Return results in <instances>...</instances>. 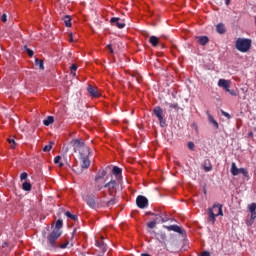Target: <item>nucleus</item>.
<instances>
[{"mask_svg": "<svg viewBox=\"0 0 256 256\" xmlns=\"http://www.w3.org/2000/svg\"><path fill=\"white\" fill-rule=\"evenodd\" d=\"M168 107H170V109H175V111H179V104L178 103H169Z\"/></svg>", "mask_w": 256, "mask_h": 256, "instance_id": "obj_35", "label": "nucleus"}, {"mask_svg": "<svg viewBox=\"0 0 256 256\" xmlns=\"http://www.w3.org/2000/svg\"><path fill=\"white\" fill-rule=\"evenodd\" d=\"M119 184H117L116 180H110L108 183L104 185L105 189H108L109 195L112 197L114 191L117 189Z\"/></svg>", "mask_w": 256, "mask_h": 256, "instance_id": "obj_6", "label": "nucleus"}, {"mask_svg": "<svg viewBox=\"0 0 256 256\" xmlns=\"http://www.w3.org/2000/svg\"><path fill=\"white\" fill-rule=\"evenodd\" d=\"M105 175H107V170H99L98 173L95 176V181H101V179L105 178Z\"/></svg>", "mask_w": 256, "mask_h": 256, "instance_id": "obj_21", "label": "nucleus"}, {"mask_svg": "<svg viewBox=\"0 0 256 256\" xmlns=\"http://www.w3.org/2000/svg\"><path fill=\"white\" fill-rule=\"evenodd\" d=\"M55 122V118L53 116H48L45 120H43V125L46 127H49V125H52V123Z\"/></svg>", "mask_w": 256, "mask_h": 256, "instance_id": "obj_25", "label": "nucleus"}, {"mask_svg": "<svg viewBox=\"0 0 256 256\" xmlns=\"http://www.w3.org/2000/svg\"><path fill=\"white\" fill-rule=\"evenodd\" d=\"M156 239L158 241H166L167 240V234L160 232L156 234Z\"/></svg>", "mask_w": 256, "mask_h": 256, "instance_id": "obj_28", "label": "nucleus"}, {"mask_svg": "<svg viewBox=\"0 0 256 256\" xmlns=\"http://www.w3.org/2000/svg\"><path fill=\"white\" fill-rule=\"evenodd\" d=\"M167 221H169L167 217L161 216L160 223H167Z\"/></svg>", "mask_w": 256, "mask_h": 256, "instance_id": "obj_50", "label": "nucleus"}, {"mask_svg": "<svg viewBox=\"0 0 256 256\" xmlns=\"http://www.w3.org/2000/svg\"><path fill=\"white\" fill-rule=\"evenodd\" d=\"M62 228H63V219H58L56 221V225L53 231L63 234V232L61 231Z\"/></svg>", "mask_w": 256, "mask_h": 256, "instance_id": "obj_22", "label": "nucleus"}, {"mask_svg": "<svg viewBox=\"0 0 256 256\" xmlns=\"http://www.w3.org/2000/svg\"><path fill=\"white\" fill-rule=\"evenodd\" d=\"M24 51H26L27 55H29L30 57H33L34 52L32 49H29L27 46H24Z\"/></svg>", "mask_w": 256, "mask_h": 256, "instance_id": "obj_36", "label": "nucleus"}, {"mask_svg": "<svg viewBox=\"0 0 256 256\" xmlns=\"http://www.w3.org/2000/svg\"><path fill=\"white\" fill-rule=\"evenodd\" d=\"M87 91H88L90 97H93L94 99L99 98V96L101 95V92H99V89L93 85H88Z\"/></svg>", "mask_w": 256, "mask_h": 256, "instance_id": "obj_8", "label": "nucleus"}, {"mask_svg": "<svg viewBox=\"0 0 256 256\" xmlns=\"http://www.w3.org/2000/svg\"><path fill=\"white\" fill-rule=\"evenodd\" d=\"M73 171H74V173H77L78 175H80V173H81V170H79V169L75 170V168H74Z\"/></svg>", "mask_w": 256, "mask_h": 256, "instance_id": "obj_52", "label": "nucleus"}, {"mask_svg": "<svg viewBox=\"0 0 256 256\" xmlns=\"http://www.w3.org/2000/svg\"><path fill=\"white\" fill-rule=\"evenodd\" d=\"M147 215H155L153 212H147Z\"/></svg>", "mask_w": 256, "mask_h": 256, "instance_id": "obj_57", "label": "nucleus"}, {"mask_svg": "<svg viewBox=\"0 0 256 256\" xmlns=\"http://www.w3.org/2000/svg\"><path fill=\"white\" fill-rule=\"evenodd\" d=\"M61 232L53 231L47 236V247L50 251L57 249V239L61 237Z\"/></svg>", "mask_w": 256, "mask_h": 256, "instance_id": "obj_3", "label": "nucleus"}, {"mask_svg": "<svg viewBox=\"0 0 256 256\" xmlns=\"http://www.w3.org/2000/svg\"><path fill=\"white\" fill-rule=\"evenodd\" d=\"M79 151L80 157H89V154L91 153V148L89 146H83Z\"/></svg>", "mask_w": 256, "mask_h": 256, "instance_id": "obj_16", "label": "nucleus"}, {"mask_svg": "<svg viewBox=\"0 0 256 256\" xmlns=\"http://www.w3.org/2000/svg\"><path fill=\"white\" fill-rule=\"evenodd\" d=\"M65 215H66V217H68V219H72V221H77V215H73L69 211H66Z\"/></svg>", "mask_w": 256, "mask_h": 256, "instance_id": "obj_32", "label": "nucleus"}, {"mask_svg": "<svg viewBox=\"0 0 256 256\" xmlns=\"http://www.w3.org/2000/svg\"><path fill=\"white\" fill-rule=\"evenodd\" d=\"M188 149H190V151H194V149H195V143H193V142H188Z\"/></svg>", "mask_w": 256, "mask_h": 256, "instance_id": "obj_43", "label": "nucleus"}, {"mask_svg": "<svg viewBox=\"0 0 256 256\" xmlns=\"http://www.w3.org/2000/svg\"><path fill=\"white\" fill-rule=\"evenodd\" d=\"M207 115H208V121L209 123H211V125H213L214 129H219V123L217 122V120H215L213 115H211L209 112H207Z\"/></svg>", "mask_w": 256, "mask_h": 256, "instance_id": "obj_20", "label": "nucleus"}, {"mask_svg": "<svg viewBox=\"0 0 256 256\" xmlns=\"http://www.w3.org/2000/svg\"><path fill=\"white\" fill-rule=\"evenodd\" d=\"M81 161V169H87L91 166V160H89V156L80 157Z\"/></svg>", "mask_w": 256, "mask_h": 256, "instance_id": "obj_14", "label": "nucleus"}, {"mask_svg": "<svg viewBox=\"0 0 256 256\" xmlns=\"http://www.w3.org/2000/svg\"><path fill=\"white\" fill-rule=\"evenodd\" d=\"M216 31H217V33H219L220 35H223V34L226 32V30H225V24H223V23L217 24V26H216Z\"/></svg>", "mask_w": 256, "mask_h": 256, "instance_id": "obj_24", "label": "nucleus"}, {"mask_svg": "<svg viewBox=\"0 0 256 256\" xmlns=\"http://www.w3.org/2000/svg\"><path fill=\"white\" fill-rule=\"evenodd\" d=\"M8 143L11 145V149H15V145H16V142H15V139H11L9 138L8 139Z\"/></svg>", "mask_w": 256, "mask_h": 256, "instance_id": "obj_38", "label": "nucleus"}, {"mask_svg": "<svg viewBox=\"0 0 256 256\" xmlns=\"http://www.w3.org/2000/svg\"><path fill=\"white\" fill-rule=\"evenodd\" d=\"M115 198L111 199L110 201L107 202V207H111L113 205H115Z\"/></svg>", "mask_w": 256, "mask_h": 256, "instance_id": "obj_47", "label": "nucleus"}, {"mask_svg": "<svg viewBox=\"0 0 256 256\" xmlns=\"http://www.w3.org/2000/svg\"><path fill=\"white\" fill-rule=\"evenodd\" d=\"M153 114L157 117L160 127L165 128L167 126V119H165L163 115V108H161V106H156L153 109Z\"/></svg>", "mask_w": 256, "mask_h": 256, "instance_id": "obj_4", "label": "nucleus"}, {"mask_svg": "<svg viewBox=\"0 0 256 256\" xmlns=\"http://www.w3.org/2000/svg\"><path fill=\"white\" fill-rule=\"evenodd\" d=\"M64 23H65V26H66V27H71V16L66 15V16L64 17Z\"/></svg>", "mask_w": 256, "mask_h": 256, "instance_id": "obj_31", "label": "nucleus"}, {"mask_svg": "<svg viewBox=\"0 0 256 256\" xmlns=\"http://www.w3.org/2000/svg\"><path fill=\"white\" fill-rule=\"evenodd\" d=\"M75 40L73 39V33L69 34V42L73 43Z\"/></svg>", "mask_w": 256, "mask_h": 256, "instance_id": "obj_51", "label": "nucleus"}, {"mask_svg": "<svg viewBox=\"0 0 256 256\" xmlns=\"http://www.w3.org/2000/svg\"><path fill=\"white\" fill-rule=\"evenodd\" d=\"M255 218H256V211L255 212H250V220L246 221V225L248 227H251L253 223H255Z\"/></svg>", "mask_w": 256, "mask_h": 256, "instance_id": "obj_23", "label": "nucleus"}, {"mask_svg": "<svg viewBox=\"0 0 256 256\" xmlns=\"http://www.w3.org/2000/svg\"><path fill=\"white\" fill-rule=\"evenodd\" d=\"M208 219L212 224L215 223L216 217L219 215L223 216V205L222 204H214L212 208L208 209Z\"/></svg>", "mask_w": 256, "mask_h": 256, "instance_id": "obj_2", "label": "nucleus"}, {"mask_svg": "<svg viewBox=\"0 0 256 256\" xmlns=\"http://www.w3.org/2000/svg\"><path fill=\"white\" fill-rule=\"evenodd\" d=\"M248 211L249 213H253L256 211V203H251L248 205Z\"/></svg>", "mask_w": 256, "mask_h": 256, "instance_id": "obj_34", "label": "nucleus"}, {"mask_svg": "<svg viewBox=\"0 0 256 256\" xmlns=\"http://www.w3.org/2000/svg\"><path fill=\"white\" fill-rule=\"evenodd\" d=\"M136 205L139 207V209H145V207H149V200L147 197L139 195L136 198Z\"/></svg>", "mask_w": 256, "mask_h": 256, "instance_id": "obj_5", "label": "nucleus"}, {"mask_svg": "<svg viewBox=\"0 0 256 256\" xmlns=\"http://www.w3.org/2000/svg\"><path fill=\"white\" fill-rule=\"evenodd\" d=\"M1 21H2V23H7V14H3L1 16Z\"/></svg>", "mask_w": 256, "mask_h": 256, "instance_id": "obj_49", "label": "nucleus"}, {"mask_svg": "<svg viewBox=\"0 0 256 256\" xmlns=\"http://www.w3.org/2000/svg\"><path fill=\"white\" fill-rule=\"evenodd\" d=\"M166 229H168V231H174L175 233H179L180 235L183 234V229L178 225L166 226Z\"/></svg>", "mask_w": 256, "mask_h": 256, "instance_id": "obj_19", "label": "nucleus"}, {"mask_svg": "<svg viewBox=\"0 0 256 256\" xmlns=\"http://www.w3.org/2000/svg\"><path fill=\"white\" fill-rule=\"evenodd\" d=\"M240 173H241L244 177H249V172H247V169H245V168H240Z\"/></svg>", "mask_w": 256, "mask_h": 256, "instance_id": "obj_39", "label": "nucleus"}, {"mask_svg": "<svg viewBox=\"0 0 256 256\" xmlns=\"http://www.w3.org/2000/svg\"><path fill=\"white\" fill-rule=\"evenodd\" d=\"M112 173L116 177H119L123 173V169L119 168L118 166H114L113 169H112Z\"/></svg>", "mask_w": 256, "mask_h": 256, "instance_id": "obj_26", "label": "nucleus"}, {"mask_svg": "<svg viewBox=\"0 0 256 256\" xmlns=\"http://www.w3.org/2000/svg\"><path fill=\"white\" fill-rule=\"evenodd\" d=\"M77 233V228H75L72 232V238L75 237V234Z\"/></svg>", "mask_w": 256, "mask_h": 256, "instance_id": "obj_53", "label": "nucleus"}, {"mask_svg": "<svg viewBox=\"0 0 256 256\" xmlns=\"http://www.w3.org/2000/svg\"><path fill=\"white\" fill-rule=\"evenodd\" d=\"M155 219H154V221L156 222V224L157 223H161V214H155Z\"/></svg>", "mask_w": 256, "mask_h": 256, "instance_id": "obj_44", "label": "nucleus"}, {"mask_svg": "<svg viewBox=\"0 0 256 256\" xmlns=\"http://www.w3.org/2000/svg\"><path fill=\"white\" fill-rule=\"evenodd\" d=\"M196 131H198V128H197V126H196Z\"/></svg>", "mask_w": 256, "mask_h": 256, "instance_id": "obj_59", "label": "nucleus"}, {"mask_svg": "<svg viewBox=\"0 0 256 256\" xmlns=\"http://www.w3.org/2000/svg\"><path fill=\"white\" fill-rule=\"evenodd\" d=\"M71 144L73 145L75 153H77V151L83 149L85 146V142L81 141L80 139L72 140Z\"/></svg>", "mask_w": 256, "mask_h": 256, "instance_id": "obj_11", "label": "nucleus"}, {"mask_svg": "<svg viewBox=\"0 0 256 256\" xmlns=\"http://www.w3.org/2000/svg\"><path fill=\"white\" fill-rule=\"evenodd\" d=\"M251 39L249 38H238L235 43V47L237 51H240V53H247L251 49Z\"/></svg>", "mask_w": 256, "mask_h": 256, "instance_id": "obj_1", "label": "nucleus"}, {"mask_svg": "<svg viewBox=\"0 0 256 256\" xmlns=\"http://www.w3.org/2000/svg\"><path fill=\"white\" fill-rule=\"evenodd\" d=\"M157 225V222L155 220L149 222L147 224V226L149 227V229H155V226Z\"/></svg>", "mask_w": 256, "mask_h": 256, "instance_id": "obj_37", "label": "nucleus"}, {"mask_svg": "<svg viewBox=\"0 0 256 256\" xmlns=\"http://www.w3.org/2000/svg\"><path fill=\"white\" fill-rule=\"evenodd\" d=\"M70 71H71L72 75H75V71H77V64H72Z\"/></svg>", "mask_w": 256, "mask_h": 256, "instance_id": "obj_41", "label": "nucleus"}, {"mask_svg": "<svg viewBox=\"0 0 256 256\" xmlns=\"http://www.w3.org/2000/svg\"><path fill=\"white\" fill-rule=\"evenodd\" d=\"M230 171L234 177L241 174V168H237V164L235 162H232Z\"/></svg>", "mask_w": 256, "mask_h": 256, "instance_id": "obj_18", "label": "nucleus"}, {"mask_svg": "<svg viewBox=\"0 0 256 256\" xmlns=\"http://www.w3.org/2000/svg\"><path fill=\"white\" fill-rule=\"evenodd\" d=\"M22 189H23V191H31V189H32L31 183H29V182H24V183L22 184Z\"/></svg>", "mask_w": 256, "mask_h": 256, "instance_id": "obj_29", "label": "nucleus"}, {"mask_svg": "<svg viewBox=\"0 0 256 256\" xmlns=\"http://www.w3.org/2000/svg\"><path fill=\"white\" fill-rule=\"evenodd\" d=\"M27 177H29L27 172H23V173L20 174V180L21 181H25V179H27Z\"/></svg>", "mask_w": 256, "mask_h": 256, "instance_id": "obj_40", "label": "nucleus"}, {"mask_svg": "<svg viewBox=\"0 0 256 256\" xmlns=\"http://www.w3.org/2000/svg\"><path fill=\"white\" fill-rule=\"evenodd\" d=\"M61 159H62V157L61 156H56L55 158H54V163H55V165H58V167H63V162H61Z\"/></svg>", "mask_w": 256, "mask_h": 256, "instance_id": "obj_30", "label": "nucleus"}, {"mask_svg": "<svg viewBox=\"0 0 256 256\" xmlns=\"http://www.w3.org/2000/svg\"><path fill=\"white\" fill-rule=\"evenodd\" d=\"M227 93H229L230 95H232V97H237V92H235V90H231L229 88V91H226Z\"/></svg>", "mask_w": 256, "mask_h": 256, "instance_id": "obj_46", "label": "nucleus"}, {"mask_svg": "<svg viewBox=\"0 0 256 256\" xmlns=\"http://www.w3.org/2000/svg\"><path fill=\"white\" fill-rule=\"evenodd\" d=\"M53 149V142H50V144L43 147L44 153H48V151H51Z\"/></svg>", "mask_w": 256, "mask_h": 256, "instance_id": "obj_33", "label": "nucleus"}, {"mask_svg": "<svg viewBox=\"0 0 256 256\" xmlns=\"http://www.w3.org/2000/svg\"><path fill=\"white\" fill-rule=\"evenodd\" d=\"M83 201L86 202V204L88 205V207H90V209H97V202L95 201V198L91 195H86L83 197Z\"/></svg>", "mask_w": 256, "mask_h": 256, "instance_id": "obj_7", "label": "nucleus"}, {"mask_svg": "<svg viewBox=\"0 0 256 256\" xmlns=\"http://www.w3.org/2000/svg\"><path fill=\"white\" fill-rule=\"evenodd\" d=\"M202 166L206 173H209V171H213V165L211 164V160L209 159L204 160Z\"/></svg>", "mask_w": 256, "mask_h": 256, "instance_id": "obj_17", "label": "nucleus"}, {"mask_svg": "<svg viewBox=\"0 0 256 256\" xmlns=\"http://www.w3.org/2000/svg\"><path fill=\"white\" fill-rule=\"evenodd\" d=\"M218 87H222L225 91H229V89H231V82L229 80L220 79L218 81Z\"/></svg>", "mask_w": 256, "mask_h": 256, "instance_id": "obj_13", "label": "nucleus"}, {"mask_svg": "<svg viewBox=\"0 0 256 256\" xmlns=\"http://www.w3.org/2000/svg\"><path fill=\"white\" fill-rule=\"evenodd\" d=\"M106 49H108L109 53H111L112 55L115 53V52L113 51V46H112L111 44H108V45L106 46Z\"/></svg>", "mask_w": 256, "mask_h": 256, "instance_id": "obj_45", "label": "nucleus"}, {"mask_svg": "<svg viewBox=\"0 0 256 256\" xmlns=\"http://www.w3.org/2000/svg\"><path fill=\"white\" fill-rule=\"evenodd\" d=\"M103 239H105V238L101 237L100 239H96L95 240V245H96V247H98V249H100V251L102 253H106L107 252V244H105Z\"/></svg>", "mask_w": 256, "mask_h": 256, "instance_id": "obj_10", "label": "nucleus"}, {"mask_svg": "<svg viewBox=\"0 0 256 256\" xmlns=\"http://www.w3.org/2000/svg\"><path fill=\"white\" fill-rule=\"evenodd\" d=\"M161 39H167V36L162 35L160 38L157 36H151L149 38V43L152 45V47H158L159 43H161Z\"/></svg>", "mask_w": 256, "mask_h": 256, "instance_id": "obj_9", "label": "nucleus"}, {"mask_svg": "<svg viewBox=\"0 0 256 256\" xmlns=\"http://www.w3.org/2000/svg\"><path fill=\"white\" fill-rule=\"evenodd\" d=\"M196 41L199 43V45H202V47H205L207 43H209V37L207 36H196Z\"/></svg>", "mask_w": 256, "mask_h": 256, "instance_id": "obj_15", "label": "nucleus"}, {"mask_svg": "<svg viewBox=\"0 0 256 256\" xmlns=\"http://www.w3.org/2000/svg\"><path fill=\"white\" fill-rule=\"evenodd\" d=\"M69 245V241H66V243H64V244H60L59 245V248L60 249H67V246Z\"/></svg>", "mask_w": 256, "mask_h": 256, "instance_id": "obj_48", "label": "nucleus"}, {"mask_svg": "<svg viewBox=\"0 0 256 256\" xmlns=\"http://www.w3.org/2000/svg\"><path fill=\"white\" fill-rule=\"evenodd\" d=\"M97 189H98V191H101V189H103V186L98 185V186H97Z\"/></svg>", "mask_w": 256, "mask_h": 256, "instance_id": "obj_55", "label": "nucleus"}, {"mask_svg": "<svg viewBox=\"0 0 256 256\" xmlns=\"http://www.w3.org/2000/svg\"><path fill=\"white\" fill-rule=\"evenodd\" d=\"M121 18L119 17H112L110 19V23L112 25H115L116 27H118V29H125V22H120Z\"/></svg>", "mask_w": 256, "mask_h": 256, "instance_id": "obj_12", "label": "nucleus"}, {"mask_svg": "<svg viewBox=\"0 0 256 256\" xmlns=\"http://www.w3.org/2000/svg\"><path fill=\"white\" fill-rule=\"evenodd\" d=\"M231 4V0H225V5H230Z\"/></svg>", "mask_w": 256, "mask_h": 256, "instance_id": "obj_54", "label": "nucleus"}, {"mask_svg": "<svg viewBox=\"0 0 256 256\" xmlns=\"http://www.w3.org/2000/svg\"><path fill=\"white\" fill-rule=\"evenodd\" d=\"M35 65H36V67H39V69L41 71H43V69H45L43 60H40L39 58L35 59Z\"/></svg>", "mask_w": 256, "mask_h": 256, "instance_id": "obj_27", "label": "nucleus"}, {"mask_svg": "<svg viewBox=\"0 0 256 256\" xmlns=\"http://www.w3.org/2000/svg\"><path fill=\"white\" fill-rule=\"evenodd\" d=\"M204 193H205V195L207 194V190L206 189H204Z\"/></svg>", "mask_w": 256, "mask_h": 256, "instance_id": "obj_58", "label": "nucleus"}, {"mask_svg": "<svg viewBox=\"0 0 256 256\" xmlns=\"http://www.w3.org/2000/svg\"><path fill=\"white\" fill-rule=\"evenodd\" d=\"M221 114L223 115V117H226V119H231V114L225 112L224 110H221Z\"/></svg>", "mask_w": 256, "mask_h": 256, "instance_id": "obj_42", "label": "nucleus"}, {"mask_svg": "<svg viewBox=\"0 0 256 256\" xmlns=\"http://www.w3.org/2000/svg\"><path fill=\"white\" fill-rule=\"evenodd\" d=\"M254 133L253 132H249L248 133V137H253Z\"/></svg>", "mask_w": 256, "mask_h": 256, "instance_id": "obj_56", "label": "nucleus"}]
</instances>
